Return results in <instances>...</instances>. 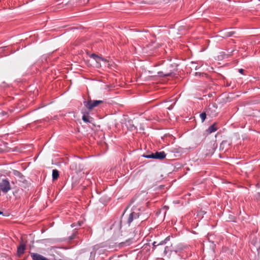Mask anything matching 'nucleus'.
<instances>
[{
	"label": "nucleus",
	"mask_w": 260,
	"mask_h": 260,
	"mask_svg": "<svg viewBox=\"0 0 260 260\" xmlns=\"http://www.w3.org/2000/svg\"><path fill=\"white\" fill-rule=\"evenodd\" d=\"M27 242V236L25 235L22 236L19 246L17 247V257L24 253ZM17 260L18 259H17Z\"/></svg>",
	"instance_id": "f257e3e1"
},
{
	"label": "nucleus",
	"mask_w": 260,
	"mask_h": 260,
	"mask_svg": "<svg viewBox=\"0 0 260 260\" xmlns=\"http://www.w3.org/2000/svg\"><path fill=\"white\" fill-rule=\"evenodd\" d=\"M102 100H91L84 102V105L88 110H90L93 108L97 107L99 104L103 103Z\"/></svg>",
	"instance_id": "f03ea898"
},
{
	"label": "nucleus",
	"mask_w": 260,
	"mask_h": 260,
	"mask_svg": "<svg viewBox=\"0 0 260 260\" xmlns=\"http://www.w3.org/2000/svg\"><path fill=\"white\" fill-rule=\"evenodd\" d=\"M143 156L147 158L162 159L166 157V154L164 151H160L152 153L149 155H144Z\"/></svg>",
	"instance_id": "7ed1b4c3"
},
{
	"label": "nucleus",
	"mask_w": 260,
	"mask_h": 260,
	"mask_svg": "<svg viewBox=\"0 0 260 260\" xmlns=\"http://www.w3.org/2000/svg\"><path fill=\"white\" fill-rule=\"evenodd\" d=\"M11 189L10 183L8 179H3L0 183V191L4 193L7 192Z\"/></svg>",
	"instance_id": "20e7f679"
},
{
	"label": "nucleus",
	"mask_w": 260,
	"mask_h": 260,
	"mask_svg": "<svg viewBox=\"0 0 260 260\" xmlns=\"http://www.w3.org/2000/svg\"><path fill=\"white\" fill-rule=\"evenodd\" d=\"M27 106L26 101L21 97L17 99V110L21 111L24 109Z\"/></svg>",
	"instance_id": "39448f33"
},
{
	"label": "nucleus",
	"mask_w": 260,
	"mask_h": 260,
	"mask_svg": "<svg viewBox=\"0 0 260 260\" xmlns=\"http://www.w3.org/2000/svg\"><path fill=\"white\" fill-rule=\"evenodd\" d=\"M216 108H217L215 106V104H209L206 111L207 114L211 116L212 117L216 116V113L215 110L216 109Z\"/></svg>",
	"instance_id": "423d86ee"
},
{
	"label": "nucleus",
	"mask_w": 260,
	"mask_h": 260,
	"mask_svg": "<svg viewBox=\"0 0 260 260\" xmlns=\"http://www.w3.org/2000/svg\"><path fill=\"white\" fill-rule=\"evenodd\" d=\"M17 178H19L20 179L18 180L19 183L18 185L19 186H21L22 187H25L26 186L28 185V182L26 180H23V176L22 175L19 173V172H17ZM18 181V179H17Z\"/></svg>",
	"instance_id": "0eeeda50"
},
{
	"label": "nucleus",
	"mask_w": 260,
	"mask_h": 260,
	"mask_svg": "<svg viewBox=\"0 0 260 260\" xmlns=\"http://www.w3.org/2000/svg\"><path fill=\"white\" fill-rule=\"evenodd\" d=\"M139 214L137 212H131L128 217L127 219V223L128 224L131 223L134 219H137L139 217Z\"/></svg>",
	"instance_id": "6e6552de"
},
{
	"label": "nucleus",
	"mask_w": 260,
	"mask_h": 260,
	"mask_svg": "<svg viewBox=\"0 0 260 260\" xmlns=\"http://www.w3.org/2000/svg\"><path fill=\"white\" fill-rule=\"evenodd\" d=\"M130 207H131V210L132 211H134L135 210H138V211H143V210H145L144 208H142L141 207H138V208L135 207V202H131L130 203V204L127 207V208L126 209H125L124 211H126V210H127L128 208H129Z\"/></svg>",
	"instance_id": "1a4fd4ad"
},
{
	"label": "nucleus",
	"mask_w": 260,
	"mask_h": 260,
	"mask_svg": "<svg viewBox=\"0 0 260 260\" xmlns=\"http://www.w3.org/2000/svg\"><path fill=\"white\" fill-rule=\"evenodd\" d=\"M31 256L33 260H49L45 257L36 253H31Z\"/></svg>",
	"instance_id": "9d476101"
},
{
	"label": "nucleus",
	"mask_w": 260,
	"mask_h": 260,
	"mask_svg": "<svg viewBox=\"0 0 260 260\" xmlns=\"http://www.w3.org/2000/svg\"><path fill=\"white\" fill-rule=\"evenodd\" d=\"M217 129V127L215 126V123H214L210 125L207 130V132L208 134H211L213 132H215Z\"/></svg>",
	"instance_id": "9b49d317"
},
{
	"label": "nucleus",
	"mask_w": 260,
	"mask_h": 260,
	"mask_svg": "<svg viewBox=\"0 0 260 260\" xmlns=\"http://www.w3.org/2000/svg\"><path fill=\"white\" fill-rule=\"evenodd\" d=\"M52 179L53 180H55L57 179L59 177V172L56 169H54L52 171Z\"/></svg>",
	"instance_id": "f8f14e48"
},
{
	"label": "nucleus",
	"mask_w": 260,
	"mask_h": 260,
	"mask_svg": "<svg viewBox=\"0 0 260 260\" xmlns=\"http://www.w3.org/2000/svg\"><path fill=\"white\" fill-rule=\"evenodd\" d=\"M167 240V238H166L164 241H161L159 243H157V242L156 241H154L153 243V248L154 247H156V246H159V245H162L165 244L166 243V241Z\"/></svg>",
	"instance_id": "ddd939ff"
},
{
	"label": "nucleus",
	"mask_w": 260,
	"mask_h": 260,
	"mask_svg": "<svg viewBox=\"0 0 260 260\" xmlns=\"http://www.w3.org/2000/svg\"><path fill=\"white\" fill-rule=\"evenodd\" d=\"M227 215L225 214L224 215L223 219L225 220L226 221H235V217L233 216H230L228 218H227Z\"/></svg>",
	"instance_id": "4468645a"
},
{
	"label": "nucleus",
	"mask_w": 260,
	"mask_h": 260,
	"mask_svg": "<svg viewBox=\"0 0 260 260\" xmlns=\"http://www.w3.org/2000/svg\"><path fill=\"white\" fill-rule=\"evenodd\" d=\"M207 114L206 111L205 112H203L201 114H200V116L202 119V122L204 121L206 119Z\"/></svg>",
	"instance_id": "2eb2a0df"
},
{
	"label": "nucleus",
	"mask_w": 260,
	"mask_h": 260,
	"mask_svg": "<svg viewBox=\"0 0 260 260\" xmlns=\"http://www.w3.org/2000/svg\"><path fill=\"white\" fill-rule=\"evenodd\" d=\"M82 120L86 123H90L89 117L88 115H84L82 116Z\"/></svg>",
	"instance_id": "dca6fc26"
},
{
	"label": "nucleus",
	"mask_w": 260,
	"mask_h": 260,
	"mask_svg": "<svg viewBox=\"0 0 260 260\" xmlns=\"http://www.w3.org/2000/svg\"><path fill=\"white\" fill-rule=\"evenodd\" d=\"M91 57L92 58H93L96 61H98V59H102V58L101 57H99V56H98L97 55H96L95 54H92Z\"/></svg>",
	"instance_id": "f3484780"
},
{
	"label": "nucleus",
	"mask_w": 260,
	"mask_h": 260,
	"mask_svg": "<svg viewBox=\"0 0 260 260\" xmlns=\"http://www.w3.org/2000/svg\"><path fill=\"white\" fill-rule=\"evenodd\" d=\"M10 49V47H7V46L4 47H2L0 48V52H4L6 50H9Z\"/></svg>",
	"instance_id": "a211bd4d"
},
{
	"label": "nucleus",
	"mask_w": 260,
	"mask_h": 260,
	"mask_svg": "<svg viewBox=\"0 0 260 260\" xmlns=\"http://www.w3.org/2000/svg\"><path fill=\"white\" fill-rule=\"evenodd\" d=\"M3 214V216H8L9 215V214L8 212H0V215Z\"/></svg>",
	"instance_id": "6ab92c4d"
},
{
	"label": "nucleus",
	"mask_w": 260,
	"mask_h": 260,
	"mask_svg": "<svg viewBox=\"0 0 260 260\" xmlns=\"http://www.w3.org/2000/svg\"><path fill=\"white\" fill-rule=\"evenodd\" d=\"M171 75H172V73H167V74H165L164 76H171Z\"/></svg>",
	"instance_id": "aec40b11"
},
{
	"label": "nucleus",
	"mask_w": 260,
	"mask_h": 260,
	"mask_svg": "<svg viewBox=\"0 0 260 260\" xmlns=\"http://www.w3.org/2000/svg\"><path fill=\"white\" fill-rule=\"evenodd\" d=\"M239 72H240V73H242H242H243V72L244 71V70H243V69H240V70H239Z\"/></svg>",
	"instance_id": "412c9836"
},
{
	"label": "nucleus",
	"mask_w": 260,
	"mask_h": 260,
	"mask_svg": "<svg viewBox=\"0 0 260 260\" xmlns=\"http://www.w3.org/2000/svg\"><path fill=\"white\" fill-rule=\"evenodd\" d=\"M172 108H170V107H169V108H168V109H169V110H171V109H172Z\"/></svg>",
	"instance_id": "4be33fe9"
},
{
	"label": "nucleus",
	"mask_w": 260,
	"mask_h": 260,
	"mask_svg": "<svg viewBox=\"0 0 260 260\" xmlns=\"http://www.w3.org/2000/svg\"><path fill=\"white\" fill-rule=\"evenodd\" d=\"M124 213H125V212H124L123 214H122V217L124 216Z\"/></svg>",
	"instance_id": "5701e85b"
},
{
	"label": "nucleus",
	"mask_w": 260,
	"mask_h": 260,
	"mask_svg": "<svg viewBox=\"0 0 260 260\" xmlns=\"http://www.w3.org/2000/svg\"><path fill=\"white\" fill-rule=\"evenodd\" d=\"M166 248H167V247L165 248V252L166 251Z\"/></svg>",
	"instance_id": "b1692460"
}]
</instances>
